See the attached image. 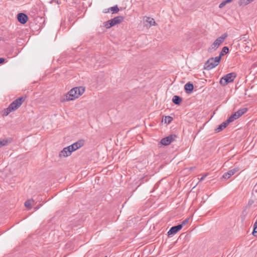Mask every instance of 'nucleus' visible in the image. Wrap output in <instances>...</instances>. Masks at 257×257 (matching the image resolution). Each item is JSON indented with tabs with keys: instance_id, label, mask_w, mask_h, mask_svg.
I'll use <instances>...</instances> for the list:
<instances>
[{
	"instance_id": "nucleus-1",
	"label": "nucleus",
	"mask_w": 257,
	"mask_h": 257,
	"mask_svg": "<svg viewBox=\"0 0 257 257\" xmlns=\"http://www.w3.org/2000/svg\"><path fill=\"white\" fill-rule=\"evenodd\" d=\"M85 88L82 86L76 87L71 89L66 94L67 100H72L81 95L84 92Z\"/></svg>"
},
{
	"instance_id": "nucleus-2",
	"label": "nucleus",
	"mask_w": 257,
	"mask_h": 257,
	"mask_svg": "<svg viewBox=\"0 0 257 257\" xmlns=\"http://www.w3.org/2000/svg\"><path fill=\"white\" fill-rule=\"evenodd\" d=\"M227 37V34L224 33L221 36L217 38L210 47L208 48V52L209 53L215 51L219 46L224 42L226 38Z\"/></svg>"
},
{
	"instance_id": "nucleus-3",
	"label": "nucleus",
	"mask_w": 257,
	"mask_h": 257,
	"mask_svg": "<svg viewBox=\"0 0 257 257\" xmlns=\"http://www.w3.org/2000/svg\"><path fill=\"white\" fill-rule=\"evenodd\" d=\"M220 61V60L217 57L210 58L205 63L204 68L208 70H211L217 66Z\"/></svg>"
},
{
	"instance_id": "nucleus-4",
	"label": "nucleus",
	"mask_w": 257,
	"mask_h": 257,
	"mask_svg": "<svg viewBox=\"0 0 257 257\" xmlns=\"http://www.w3.org/2000/svg\"><path fill=\"white\" fill-rule=\"evenodd\" d=\"M236 77V74L235 72L228 73L220 79L219 83L221 85L225 86L233 82Z\"/></svg>"
},
{
	"instance_id": "nucleus-5",
	"label": "nucleus",
	"mask_w": 257,
	"mask_h": 257,
	"mask_svg": "<svg viewBox=\"0 0 257 257\" xmlns=\"http://www.w3.org/2000/svg\"><path fill=\"white\" fill-rule=\"evenodd\" d=\"M26 96H21L15 100L8 106L13 111L17 109L25 101Z\"/></svg>"
},
{
	"instance_id": "nucleus-6",
	"label": "nucleus",
	"mask_w": 257,
	"mask_h": 257,
	"mask_svg": "<svg viewBox=\"0 0 257 257\" xmlns=\"http://www.w3.org/2000/svg\"><path fill=\"white\" fill-rule=\"evenodd\" d=\"M247 111V108H243L238 110L237 111L234 112L233 114L231 115L228 118H227L229 121L231 122L233 121L234 120L239 118L240 116L244 114Z\"/></svg>"
},
{
	"instance_id": "nucleus-7",
	"label": "nucleus",
	"mask_w": 257,
	"mask_h": 257,
	"mask_svg": "<svg viewBox=\"0 0 257 257\" xmlns=\"http://www.w3.org/2000/svg\"><path fill=\"white\" fill-rule=\"evenodd\" d=\"M177 137V136L175 134L171 135L162 139L160 143L162 145L167 146L174 141Z\"/></svg>"
},
{
	"instance_id": "nucleus-8",
	"label": "nucleus",
	"mask_w": 257,
	"mask_h": 257,
	"mask_svg": "<svg viewBox=\"0 0 257 257\" xmlns=\"http://www.w3.org/2000/svg\"><path fill=\"white\" fill-rule=\"evenodd\" d=\"M72 152L70 146L64 148L59 154V156L60 158L66 157L71 155Z\"/></svg>"
},
{
	"instance_id": "nucleus-9",
	"label": "nucleus",
	"mask_w": 257,
	"mask_h": 257,
	"mask_svg": "<svg viewBox=\"0 0 257 257\" xmlns=\"http://www.w3.org/2000/svg\"><path fill=\"white\" fill-rule=\"evenodd\" d=\"M84 141L82 140H79L76 142L70 145V147L72 150V152L77 150L84 145Z\"/></svg>"
},
{
	"instance_id": "nucleus-10",
	"label": "nucleus",
	"mask_w": 257,
	"mask_h": 257,
	"mask_svg": "<svg viewBox=\"0 0 257 257\" xmlns=\"http://www.w3.org/2000/svg\"><path fill=\"white\" fill-rule=\"evenodd\" d=\"M17 20L21 24H25L28 20V17L26 14L20 13L17 15Z\"/></svg>"
},
{
	"instance_id": "nucleus-11",
	"label": "nucleus",
	"mask_w": 257,
	"mask_h": 257,
	"mask_svg": "<svg viewBox=\"0 0 257 257\" xmlns=\"http://www.w3.org/2000/svg\"><path fill=\"white\" fill-rule=\"evenodd\" d=\"M238 170L239 168L238 167L234 168L233 169L229 170L227 172L225 173L222 176V178L225 179H228L235 173L238 172Z\"/></svg>"
},
{
	"instance_id": "nucleus-12",
	"label": "nucleus",
	"mask_w": 257,
	"mask_h": 257,
	"mask_svg": "<svg viewBox=\"0 0 257 257\" xmlns=\"http://www.w3.org/2000/svg\"><path fill=\"white\" fill-rule=\"evenodd\" d=\"M181 226L177 225L173 226L171 227L169 230L168 231L167 234L168 236L176 234L181 229L180 228Z\"/></svg>"
},
{
	"instance_id": "nucleus-13",
	"label": "nucleus",
	"mask_w": 257,
	"mask_h": 257,
	"mask_svg": "<svg viewBox=\"0 0 257 257\" xmlns=\"http://www.w3.org/2000/svg\"><path fill=\"white\" fill-rule=\"evenodd\" d=\"M230 123V122L228 119H227L225 121L223 122L218 125V126L215 130V132L218 133L221 131L224 128H225Z\"/></svg>"
},
{
	"instance_id": "nucleus-14",
	"label": "nucleus",
	"mask_w": 257,
	"mask_h": 257,
	"mask_svg": "<svg viewBox=\"0 0 257 257\" xmlns=\"http://www.w3.org/2000/svg\"><path fill=\"white\" fill-rule=\"evenodd\" d=\"M194 88L193 84L190 82H187L184 86V89L187 94H190L192 92Z\"/></svg>"
},
{
	"instance_id": "nucleus-15",
	"label": "nucleus",
	"mask_w": 257,
	"mask_h": 257,
	"mask_svg": "<svg viewBox=\"0 0 257 257\" xmlns=\"http://www.w3.org/2000/svg\"><path fill=\"white\" fill-rule=\"evenodd\" d=\"M124 19V17L123 16H119L114 17V18L111 19L112 21L113 22L112 23L114 24V25H116L117 24H118L122 22Z\"/></svg>"
},
{
	"instance_id": "nucleus-16",
	"label": "nucleus",
	"mask_w": 257,
	"mask_h": 257,
	"mask_svg": "<svg viewBox=\"0 0 257 257\" xmlns=\"http://www.w3.org/2000/svg\"><path fill=\"white\" fill-rule=\"evenodd\" d=\"M182 101V98L179 96L174 95L172 98L173 102L176 105H180Z\"/></svg>"
},
{
	"instance_id": "nucleus-17",
	"label": "nucleus",
	"mask_w": 257,
	"mask_h": 257,
	"mask_svg": "<svg viewBox=\"0 0 257 257\" xmlns=\"http://www.w3.org/2000/svg\"><path fill=\"white\" fill-rule=\"evenodd\" d=\"M229 52V48L228 47L225 46L223 47L222 50L220 52L219 56H217L220 60H221V57L225 54H227Z\"/></svg>"
},
{
	"instance_id": "nucleus-18",
	"label": "nucleus",
	"mask_w": 257,
	"mask_h": 257,
	"mask_svg": "<svg viewBox=\"0 0 257 257\" xmlns=\"http://www.w3.org/2000/svg\"><path fill=\"white\" fill-rule=\"evenodd\" d=\"M112 23L113 22L111 20H108L103 23V26L106 29L110 28L111 27L115 26L114 24Z\"/></svg>"
},
{
	"instance_id": "nucleus-19",
	"label": "nucleus",
	"mask_w": 257,
	"mask_h": 257,
	"mask_svg": "<svg viewBox=\"0 0 257 257\" xmlns=\"http://www.w3.org/2000/svg\"><path fill=\"white\" fill-rule=\"evenodd\" d=\"M11 142L10 141H9V140L6 139H3V140H0V148L2 147L7 146L9 143Z\"/></svg>"
},
{
	"instance_id": "nucleus-20",
	"label": "nucleus",
	"mask_w": 257,
	"mask_h": 257,
	"mask_svg": "<svg viewBox=\"0 0 257 257\" xmlns=\"http://www.w3.org/2000/svg\"><path fill=\"white\" fill-rule=\"evenodd\" d=\"M146 22L150 24V26H155L156 22L153 18L151 17H147Z\"/></svg>"
},
{
	"instance_id": "nucleus-21",
	"label": "nucleus",
	"mask_w": 257,
	"mask_h": 257,
	"mask_svg": "<svg viewBox=\"0 0 257 257\" xmlns=\"http://www.w3.org/2000/svg\"><path fill=\"white\" fill-rule=\"evenodd\" d=\"M173 120V117L170 116H166L163 119L165 123L169 124Z\"/></svg>"
},
{
	"instance_id": "nucleus-22",
	"label": "nucleus",
	"mask_w": 257,
	"mask_h": 257,
	"mask_svg": "<svg viewBox=\"0 0 257 257\" xmlns=\"http://www.w3.org/2000/svg\"><path fill=\"white\" fill-rule=\"evenodd\" d=\"M233 0H225L222 1L219 5V8L222 9L227 4L229 3L232 2Z\"/></svg>"
},
{
	"instance_id": "nucleus-23",
	"label": "nucleus",
	"mask_w": 257,
	"mask_h": 257,
	"mask_svg": "<svg viewBox=\"0 0 257 257\" xmlns=\"http://www.w3.org/2000/svg\"><path fill=\"white\" fill-rule=\"evenodd\" d=\"M252 234L254 236H257V221L253 224V229Z\"/></svg>"
},
{
	"instance_id": "nucleus-24",
	"label": "nucleus",
	"mask_w": 257,
	"mask_h": 257,
	"mask_svg": "<svg viewBox=\"0 0 257 257\" xmlns=\"http://www.w3.org/2000/svg\"><path fill=\"white\" fill-rule=\"evenodd\" d=\"M109 10L112 12V14L117 13L119 11V9L117 5L110 7Z\"/></svg>"
},
{
	"instance_id": "nucleus-25",
	"label": "nucleus",
	"mask_w": 257,
	"mask_h": 257,
	"mask_svg": "<svg viewBox=\"0 0 257 257\" xmlns=\"http://www.w3.org/2000/svg\"><path fill=\"white\" fill-rule=\"evenodd\" d=\"M189 220V218H186L180 224H178L179 226H181V227H180L181 229H182L184 226H185L188 223Z\"/></svg>"
},
{
	"instance_id": "nucleus-26",
	"label": "nucleus",
	"mask_w": 257,
	"mask_h": 257,
	"mask_svg": "<svg viewBox=\"0 0 257 257\" xmlns=\"http://www.w3.org/2000/svg\"><path fill=\"white\" fill-rule=\"evenodd\" d=\"M13 111L8 107L6 109H4L3 111V116H7L9 113H10Z\"/></svg>"
},
{
	"instance_id": "nucleus-27",
	"label": "nucleus",
	"mask_w": 257,
	"mask_h": 257,
	"mask_svg": "<svg viewBox=\"0 0 257 257\" xmlns=\"http://www.w3.org/2000/svg\"><path fill=\"white\" fill-rule=\"evenodd\" d=\"M34 200L33 199L32 200H28L25 202V206L26 207L28 208L30 207L31 206V202H33Z\"/></svg>"
},
{
	"instance_id": "nucleus-28",
	"label": "nucleus",
	"mask_w": 257,
	"mask_h": 257,
	"mask_svg": "<svg viewBox=\"0 0 257 257\" xmlns=\"http://www.w3.org/2000/svg\"><path fill=\"white\" fill-rule=\"evenodd\" d=\"M249 3H250V0H240V1L239 2V5L240 6L242 5H246Z\"/></svg>"
},
{
	"instance_id": "nucleus-29",
	"label": "nucleus",
	"mask_w": 257,
	"mask_h": 257,
	"mask_svg": "<svg viewBox=\"0 0 257 257\" xmlns=\"http://www.w3.org/2000/svg\"><path fill=\"white\" fill-rule=\"evenodd\" d=\"M254 203V201L252 200H249L248 202V204L247 205L248 206H251L253 203Z\"/></svg>"
},
{
	"instance_id": "nucleus-30",
	"label": "nucleus",
	"mask_w": 257,
	"mask_h": 257,
	"mask_svg": "<svg viewBox=\"0 0 257 257\" xmlns=\"http://www.w3.org/2000/svg\"><path fill=\"white\" fill-rule=\"evenodd\" d=\"M207 174H205L204 175H203L200 178V181H203L205 178L207 176Z\"/></svg>"
},
{
	"instance_id": "nucleus-31",
	"label": "nucleus",
	"mask_w": 257,
	"mask_h": 257,
	"mask_svg": "<svg viewBox=\"0 0 257 257\" xmlns=\"http://www.w3.org/2000/svg\"><path fill=\"white\" fill-rule=\"evenodd\" d=\"M5 58H0V64H3L5 62Z\"/></svg>"
},
{
	"instance_id": "nucleus-32",
	"label": "nucleus",
	"mask_w": 257,
	"mask_h": 257,
	"mask_svg": "<svg viewBox=\"0 0 257 257\" xmlns=\"http://www.w3.org/2000/svg\"><path fill=\"white\" fill-rule=\"evenodd\" d=\"M110 10H109V8L108 9H104L103 11V12L104 13H108L109 12Z\"/></svg>"
},
{
	"instance_id": "nucleus-33",
	"label": "nucleus",
	"mask_w": 257,
	"mask_h": 257,
	"mask_svg": "<svg viewBox=\"0 0 257 257\" xmlns=\"http://www.w3.org/2000/svg\"><path fill=\"white\" fill-rule=\"evenodd\" d=\"M39 207H36L35 208V210H37L38 209H39Z\"/></svg>"
}]
</instances>
